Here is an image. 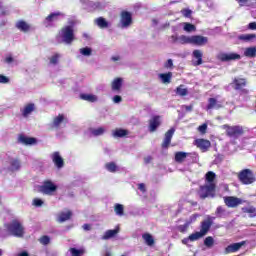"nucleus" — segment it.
I'll return each instance as SVG.
<instances>
[{
  "label": "nucleus",
  "mask_w": 256,
  "mask_h": 256,
  "mask_svg": "<svg viewBox=\"0 0 256 256\" xmlns=\"http://www.w3.org/2000/svg\"><path fill=\"white\" fill-rule=\"evenodd\" d=\"M245 57H256V47H248L244 51Z\"/></svg>",
  "instance_id": "obj_44"
},
{
  "label": "nucleus",
  "mask_w": 256,
  "mask_h": 256,
  "mask_svg": "<svg viewBox=\"0 0 256 256\" xmlns=\"http://www.w3.org/2000/svg\"><path fill=\"white\" fill-rule=\"evenodd\" d=\"M243 245H245V241L233 243V244L228 245L226 247L225 251H226V253H237V251H239V249H241V247H243Z\"/></svg>",
  "instance_id": "obj_19"
},
{
  "label": "nucleus",
  "mask_w": 256,
  "mask_h": 256,
  "mask_svg": "<svg viewBox=\"0 0 256 256\" xmlns=\"http://www.w3.org/2000/svg\"><path fill=\"white\" fill-rule=\"evenodd\" d=\"M9 81H10L9 77L0 74V83H2L3 85H7V83H9Z\"/></svg>",
  "instance_id": "obj_57"
},
{
  "label": "nucleus",
  "mask_w": 256,
  "mask_h": 256,
  "mask_svg": "<svg viewBox=\"0 0 256 256\" xmlns=\"http://www.w3.org/2000/svg\"><path fill=\"white\" fill-rule=\"evenodd\" d=\"M224 203L225 205H227V207L235 208L238 205H241V203H243V200H241V198L228 196L224 197Z\"/></svg>",
  "instance_id": "obj_13"
},
{
  "label": "nucleus",
  "mask_w": 256,
  "mask_h": 256,
  "mask_svg": "<svg viewBox=\"0 0 256 256\" xmlns=\"http://www.w3.org/2000/svg\"><path fill=\"white\" fill-rule=\"evenodd\" d=\"M191 224V222H186L185 224L183 225H180L178 227L180 233H185L187 231V229H189V225Z\"/></svg>",
  "instance_id": "obj_54"
},
{
  "label": "nucleus",
  "mask_w": 256,
  "mask_h": 256,
  "mask_svg": "<svg viewBox=\"0 0 256 256\" xmlns=\"http://www.w3.org/2000/svg\"><path fill=\"white\" fill-rule=\"evenodd\" d=\"M243 213H249L250 217H256V208L253 206L242 208Z\"/></svg>",
  "instance_id": "obj_45"
},
{
  "label": "nucleus",
  "mask_w": 256,
  "mask_h": 256,
  "mask_svg": "<svg viewBox=\"0 0 256 256\" xmlns=\"http://www.w3.org/2000/svg\"><path fill=\"white\" fill-rule=\"evenodd\" d=\"M105 167L110 173L117 172V164H115V162H109L105 165Z\"/></svg>",
  "instance_id": "obj_46"
},
{
  "label": "nucleus",
  "mask_w": 256,
  "mask_h": 256,
  "mask_svg": "<svg viewBox=\"0 0 256 256\" xmlns=\"http://www.w3.org/2000/svg\"><path fill=\"white\" fill-rule=\"evenodd\" d=\"M215 183L206 184L200 187L198 195L200 199H207V197H214Z\"/></svg>",
  "instance_id": "obj_5"
},
{
  "label": "nucleus",
  "mask_w": 256,
  "mask_h": 256,
  "mask_svg": "<svg viewBox=\"0 0 256 256\" xmlns=\"http://www.w3.org/2000/svg\"><path fill=\"white\" fill-rule=\"evenodd\" d=\"M248 29H251L252 31H256V22L249 23Z\"/></svg>",
  "instance_id": "obj_64"
},
{
  "label": "nucleus",
  "mask_w": 256,
  "mask_h": 256,
  "mask_svg": "<svg viewBox=\"0 0 256 256\" xmlns=\"http://www.w3.org/2000/svg\"><path fill=\"white\" fill-rule=\"evenodd\" d=\"M215 173L213 171H209L206 174V181L208 182V185H210V183H213V181H215Z\"/></svg>",
  "instance_id": "obj_48"
},
{
  "label": "nucleus",
  "mask_w": 256,
  "mask_h": 256,
  "mask_svg": "<svg viewBox=\"0 0 256 256\" xmlns=\"http://www.w3.org/2000/svg\"><path fill=\"white\" fill-rule=\"evenodd\" d=\"M4 63H6L7 65H15V63H17V60H15L13 56L7 55L4 59Z\"/></svg>",
  "instance_id": "obj_50"
},
{
  "label": "nucleus",
  "mask_w": 256,
  "mask_h": 256,
  "mask_svg": "<svg viewBox=\"0 0 256 256\" xmlns=\"http://www.w3.org/2000/svg\"><path fill=\"white\" fill-rule=\"evenodd\" d=\"M65 17V15L63 14V12H52L50 13L43 21V25L45 27H53V23H55V21H59V19Z\"/></svg>",
  "instance_id": "obj_8"
},
{
  "label": "nucleus",
  "mask_w": 256,
  "mask_h": 256,
  "mask_svg": "<svg viewBox=\"0 0 256 256\" xmlns=\"http://www.w3.org/2000/svg\"><path fill=\"white\" fill-rule=\"evenodd\" d=\"M81 99L84 101H89V103H97V101H99L97 95L94 94H82Z\"/></svg>",
  "instance_id": "obj_30"
},
{
  "label": "nucleus",
  "mask_w": 256,
  "mask_h": 256,
  "mask_svg": "<svg viewBox=\"0 0 256 256\" xmlns=\"http://www.w3.org/2000/svg\"><path fill=\"white\" fill-rule=\"evenodd\" d=\"M195 145L202 151H207V149H209V147H211V142L209 140H205V139H197L195 141Z\"/></svg>",
  "instance_id": "obj_21"
},
{
  "label": "nucleus",
  "mask_w": 256,
  "mask_h": 256,
  "mask_svg": "<svg viewBox=\"0 0 256 256\" xmlns=\"http://www.w3.org/2000/svg\"><path fill=\"white\" fill-rule=\"evenodd\" d=\"M161 125V116H153L149 121L150 133H155L158 127Z\"/></svg>",
  "instance_id": "obj_14"
},
{
  "label": "nucleus",
  "mask_w": 256,
  "mask_h": 256,
  "mask_svg": "<svg viewBox=\"0 0 256 256\" xmlns=\"http://www.w3.org/2000/svg\"><path fill=\"white\" fill-rule=\"evenodd\" d=\"M176 95H179V97H186V95H189V90L185 88V85H180L175 90Z\"/></svg>",
  "instance_id": "obj_34"
},
{
  "label": "nucleus",
  "mask_w": 256,
  "mask_h": 256,
  "mask_svg": "<svg viewBox=\"0 0 256 256\" xmlns=\"http://www.w3.org/2000/svg\"><path fill=\"white\" fill-rule=\"evenodd\" d=\"M222 129L226 130V134L228 137H232V139H237L243 135V127L242 126H229L227 124L222 126Z\"/></svg>",
  "instance_id": "obj_4"
},
{
  "label": "nucleus",
  "mask_w": 256,
  "mask_h": 256,
  "mask_svg": "<svg viewBox=\"0 0 256 256\" xmlns=\"http://www.w3.org/2000/svg\"><path fill=\"white\" fill-rule=\"evenodd\" d=\"M19 143H22V145H37V139L33 137H27V136H19L18 138Z\"/></svg>",
  "instance_id": "obj_20"
},
{
  "label": "nucleus",
  "mask_w": 256,
  "mask_h": 256,
  "mask_svg": "<svg viewBox=\"0 0 256 256\" xmlns=\"http://www.w3.org/2000/svg\"><path fill=\"white\" fill-rule=\"evenodd\" d=\"M220 61H237L241 59V55L237 53H223L219 56Z\"/></svg>",
  "instance_id": "obj_17"
},
{
  "label": "nucleus",
  "mask_w": 256,
  "mask_h": 256,
  "mask_svg": "<svg viewBox=\"0 0 256 256\" xmlns=\"http://www.w3.org/2000/svg\"><path fill=\"white\" fill-rule=\"evenodd\" d=\"M174 133H175V130L173 128H171L166 132L164 141L162 143L163 149H167V147H169V145L171 144V139H173Z\"/></svg>",
  "instance_id": "obj_18"
},
{
  "label": "nucleus",
  "mask_w": 256,
  "mask_h": 256,
  "mask_svg": "<svg viewBox=\"0 0 256 256\" xmlns=\"http://www.w3.org/2000/svg\"><path fill=\"white\" fill-rule=\"evenodd\" d=\"M181 13H182V15L184 16V17H191V14L193 13L191 10H189V9H183L182 11H181Z\"/></svg>",
  "instance_id": "obj_59"
},
{
  "label": "nucleus",
  "mask_w": 256,
  "mask_h": 256,
  "mask_svg": "<svg viewBox=\"0 0 256 256\" xmlns=\"http://www.w3.org/2000/svg\"><path fill=\"white\" fill-rule=\"evenodd\" d=\"M59 43H65V45H71L73 41H75V32L73 30V26H65L63 27L58 35L56 36Z\"/></svg>",
  "instance_id": "obj_2"
},
{
  "label": "nucleus",
  "mask_w": 256,
  "mask_h": 256,
  "mask_svg": "<svg viewBox=\"0 0 256 256\" xmlns=\"http://www.w3.org/2000/svg\"><path fill=\"white\" fill-rule=\"evenodd\" d=\"M221 107H223V105H221V103H219L217 101V99L209 98L208 105H207V109L208 110H211V109H221Z\"/></svg>",
  "instance_id": "obj_25"
},
{
  "label": "nucleus",
  "mask_w": 256,
  "mask_h": 256,
  "mask_svg": "<svg viewBox=\"0 0 256 256\" xmlns=\"http://www.w3.org/2000/svg\"><path fill=\"white\" fill-rule=\"evenodd\" d=\"M33 111H35L34 103L26 104L20 109L21 115L24 117V119H27V117H29Z\"/></svg>",
  "instance_id": "obj_15"
},
{
  "label": "nucleus",
  "mask_w": 256,
  "mask_h": 256,
  "mask_svg": "<svg viewBox=\"0 0 256 256\" xmlns=\"http://www.w3.org/2000/svg\"><path fill=\"white\" fill-rule=\"evenodd\" d=\"M178 43H180V45H192L193 36L181 35L178 38Z\"/></svg>",
  "instance_id": "obj_26"
},
{
  "label": "nucleus",
  "mask_w": 256,
  "mask_h": 256,
  "mask_svg": "<svg viewBox=\"0 0 256 256\" xmlns=\"http://www.w3.org/2000/svg\"><path fill=\"white\" fill-rule=\"evenodd\" d=\"M50 241H51V238H49V236H42L40 238V243L42 245H49Z\"/></svg>",
  "instance_id": "obj_55"
},
{
  "label": "nucleus",
  "mask_w": 256,
  "mask_h": 256,
  "mask_svg": "<svg viewBox=\"0 0 256 256\" xmlns=\"http://www.w3.org/2000/svg\"><path fill=\"white\" fill-rule=\"evenodd\" d=\"M238 179L243 185H253L256 181L255 173L251 169H243L238 173Z\"/></svg>",
  "instance_id": "obj_3"
},
{
  "label": "nucleus",
  "mask_w": 256,
  "mask_h": 256,
  "mask_svg": "<svg viewBox=\"0 0 256 256\" xmlns=\"http://www.w3.org/2000/svg\"><path fill=\"white\" fill-rule=\"evenodd\" d=\"M50 159L52 160L56 168L63 169V167H65V160H63L61 153L53 152L52 154H50Z\"/></svg>",
  "instance_id": "obj_10"
},
{
  "label": "nucleus",
  "mask_w": 256,
  "mask_h": 256,
  "mask_svg": "<svg viewBox=\"0 0 256 256\" xmlns=\"http://www.w3.org/2000/svg\"><path fill=\"white\" fill-rule=\"evenodd\" d=\"M142 239L148 245V247L155 245V240L153 239V236L149 233H144L142 235Z\"/></svg>",
  "instance_id": "obj_33"
},
{
  "label": "nucleus",
  "mask_w": 256,
  "mask_h": 256,
  "mask_svg": "<svg viewBox=\"0 0 256 256\" xmlns=\"http://www.w3.org/2000/svg\"><path fill=\"white\" fill-rule=\"evenodd\" d=\"M105 134V128L104 127H98L91 129V135L94 137H100L101 135Z\"/></svg>",
  "instance_id": "obj_41"
},
{
  "label": "nucleus",
  "mask_w": 256,
  "mask_h": 256,
  "mask_svg": "<svg viewBox=\"0 0 256 256\" xmlns=\"http://www.w3.org/2000/svg\"><path fill=\"white\" fill-rule=\"evenodd\" d=\"M123 87V78H115L112 81V91H120Z\"/></svg>",
  "instance_id": "obj_29"
},
{
  "label": "nucleus",
  "mask_w": 256,
  "mask_h": 256,
  "mask_svg": "<svg viewBox=\"0 0 256 256\" xmlns=\"http://www.w3.org/2000/svg\"><path fill=\"white\" fill-rule=\"evenodd\" d=\"M198 131L200 133H206L207 131V124H202L201 126L198 127Z\"/></svg>",
  "instance_id": "obj_61"
},
{
  "label": "nucleus",
  "mask_w": 256,
  "mask_h": 256,
  "mask_svg": "<svg viewBox=\"0 0 256 256\" xmlns=\"http://www.w3.org/2000/svg\"><path fill=\"white\" fill-rule=\"evenodd\" d=\"M138 189H139V191H141V193H146V191H147V188L144 183L138 184Z\"/></svg>",
  "instance_id": "obj_60"
},
{
  "label": "nucleus",
  "mask_w": 256,
  "mask_h": 256,
  "mask_svg": "<svg viewBox=\"0 0 256 256\" xmlns=\"http://www.w3.org/2000/svg\"><path fill=\"white\" fill-rule=\"evenodd\" d=\"M112 101H113V103H115V104H119V103H121V101H123V98H122L121 96H119V95H115V96L112 98Z\"/></svg>",
  "instance_id": "obj_58"
},
{
  "label": "nucleus",
  "mask_w": 256,
  "mask_h": 256,
  "mask_svg": "<svg viewBox=\"0 0 256 256\" xmlns=\"http://www.w3.org/2000/svg\"><path fill=\"white\" fill-rule=\"evenodd\" d=\"M239 3L240 7H253L255 5L256 0H236Z\"/></svg>",
  "instance_id": "obj_39"
},
{
  "label": "nucleus",
  "mask_w": 256,
  "mask_h": 256,
  "mask_svg": "<svg viewBox=\"0 0 256 256\" xmlns=\"http://www.w3.org/2000/svg\"><path fill=\"white\" fill-rule=\"evenodd\" d=\"M70 253L72 256H81V255H83V253H85V250L77 249V248H70Z\"/></svg>",
  "instance_id": "obj_47"
},
{
  "label": "nucleus",
  "mask_w": 256,
  "mask_h": 256,
  "mask_svg": "<svg viewBox=\"0 0 256 256\" xmlns=\"http://www.w3.org/2000/svg\"><path fill=\"white\" fill-rule=\"evenodd\" d=\"M188 155H189V153H187V152H176L175 153L176 163H183V161H185V159H187Z\"/></svg>",
  "instance_id": "obj_36"
},
{
  "label": "nucleus",
  "mask_w": 256,
  "mask_h": 256,
  "mask_svg": "<svg viewBox=\"0 0 256 256\" xmlns=\"http://www.w3.org/2000/svg\"><path fill=\"white\" fill-rule=\"evenodd\" d=\"M128 131L125 129H116L112 132V137H114L115 139L117 138H121V137H126V135H128Z\"/></svg>",
  "instance_id": "obj_35"
},
{
  "label": "nucleus",
  "mask_w": 256,
  "mask_h": 256,
  "mask_svg": "<svg viewBox=\"0 0 256 256\" xmlns=\"http://www.w3.org/2000/svg\"><path fill=\"white\" fill-rule=\"evenodd\" d=\"M114 211L116 215H118L119 217H123L125 208L123 207V204H115Z\"/></svg>",
  "instance_id": "obj_43"
},
{
  "label": "nucleus",
  "mask_w": 256,
  "mask_h": 256,
  "mask_svg": "<svg viewBox=\"0 0 256 256\" xmlns=\"http://www.w3.org/2000/svg\"><path fill=\"white\" fill-rule=\"evenodd\" d=\"M158 78L161 80V82L164 85H169V83H171V79H173V73L172 72L161 73L158 75Z\"/></svg>",
  "instance_id": "obj_23"
},
{
  "label": "nucleus",
  "mask_w": 256,
  "mask_h": 256,
  "mask_svg": "<svg viewBox=\"0 0 256 256\" xmlns=\"http://www.w3.org/2000/svg\"><path fill=\"white\" fill-rule=\"evenodd\" d=\"M233 85L236 91H241V89H243V87L247 85V80H245L244 78H235L233 80Z\"/></svg>",
  "instance_id": "obj_24"
},
{
  "label": "nucleus",
  "mask_w": 256,
  "mask_h": 256,
  "mask_svg": "<svg viewBox=\"0 0 256 256\" xmlns=\"http://www.w3.org/2000/svg\"><path fill=\"white\" fill-rule=\"evenodd\" d=\"M106 5H107V4H105V2H95V3L93 4V7H94V9H99V10H101V9H103L104 7H106Z\"/></svg>",
  "instance_id": "obj_56"
},
{
  "label": "nucleus",
  "mask_w": 256,
  "mask_h": 256,
  "mask_svg": "<svg viewBox=\"0 0 256 256\" xmlns=\"http://www.w3.org/2000/svg\"><path fill=\"white\" fill-rule=\"evenodd\" d=\"M221 161H223V156H222V155H218V156H216V158L214 159L215 165H219V163H221Z\"/></svg>",
  "instance_id": "obj_62"
},
{
  "label": "nucleus",
  "mask_w": 256,
  "mask_h": 256,
  "mask_svg": "<svg viewBox=\"0 0 256 256\" xmlns=\"http://www.w3.org/2000/svg\"><path fill=\"white\" fill-rule=\"evenodd\" d=\"M59 59H61V54H54L49 58V65L55 67V65H59Z\"/></svg>",
  "instance_id": "obj_40"
},
{
  "label": "nucleus",
  "mask_w": 256,
  "mask_h": 256,
  "mask_svg": "<svg viewBox=\"0 0 256 256\" xmlns=\"http://www.w3.org/2000/svg\"><path fill=\"white\" fill-rule=\"evenodd\" d=\"M117 233H119V228H116L114 230H107L105 232V234L103 235L102 239H104V241H107V239H111V238L115 237V235H117Z\"/></svg>",
  "instance_id": "obj_37"
},
{
  "label": "nucleus",
  "mask_w": 256,
  "mask_h": 256,
  "mask_svg": "<svg viewBox=\"0 0 256 256\" xmlns=\"http://www.w3.org/2000/svg\"><path fill=\"white\" fill-rule=\"evenodd\" d=\"M1 237H18L21 238L25 235V227L17 220L5 224L4 229L0 232Z\"/></svg>",
  "instance_id": "obj_1"
},
{
  "label": "nucleus",
  "mask_w": 256,
  "mask_h": 256,
  "mask_svg": "<svg viewBox=\"0 0 256 256\" xmlns=\"http://www.w3.org/2000/svg\"><path fill=\"white\" fill-rule=\"evenodd\" d=\"M79 53L83 55V57H91V55H93V49L89 47L80 48Z\"/></svg>",
  "instance_id": "obj_42"
},
{
  "label": "nucleus",
  "mask_w": 256,
  "mask_h": 256,
  "mask_svg": "<svg viewBox=\"0 0 256 256\" xmlns=\"http://www.w3.org/2000/svg\"><path fill=\"white\" fill-rule=\"evenodd\" d=\"M214 243H215V240L211 236L206 237L204 240V245L208 248H211L214 245Z\"/></svg>",
  "instance_id": "obj_49"
},
{
  "label": "nucleus",
  "mask_w": 256,
  "mask_h": 256,
  "mask_svg": "<svg viewBox=\"0 0 256 256\" xmlns=\"http://www.w3.org/2000/svg\"><path fill=\"white\" fill-rule=\"evenodd\" d=\"M195 29V25L191 23H184V31H186V33H192V31H195Z\"/></svg>",
  "instance_id": "obj_52"
},
{
  "label": "nucleus",
  "mask_w": 256,
  "mask_h": 256,
  "mask_svg": "<svg viewBox=\"0 0 256 256\" xmlns=\"http://www.w3.org/2000/svg\"><path fill=\"white\" fill-rule=\"evenodd\" d=\"M133 24V14L131 12L122 11L120 14V27L128 29Z\"/></svg>",
  "instance_id": "obj_7"
},
{
  "label": "nucleus",
  "mask_w": 256,
  "mask_h": 256,
  "mask_svg": "<svg viewBox=\"0 0 256 256\" xmlns=\"http://www.w3.org/2000/svg\"><path fill=\"white\" fill-rule=\"evenodd\" d=\"M43 200L39 199V198H34L32 205H34V207H43Z\"/></svg>",
  "instance_id": "obj_53"
},
{
  "label": "nucleus",
  "mask_w": 256,
  "mask_h": 256,
  "mask_svg": "<svg viewBox=\"0 0 256 256\" xmlns=\"http://www.w3.org/2000/svg\"><path fill=\"white\" fill-rule=\"evenodd\" d=\"M9 169L10 171H19V169H21V161L18 159H11Z\"/></svg>",
  "instance_id": "obj_31"
},
{
  "label": "nucleus",
  "mask_w": 256,
  "mask_h": 256,
  "mask_svg": "<svg viewBox=\"0 0 256 256\" xmlns=\"http://www.w3.org/2000/svg\"><path fill=\"white\" fill-rule=\"evenodd\" d=\"M202 237L204 236L200 232H195L189 236V239L190 241H199Z\"/></svg>",
  "instance_id": "obj_51"
},
{
  "label": "nucleus",
  "mask_w": 256,
  "mask_h": 256,
  "mask_svg": "<svg viewBox=\"0 0 256 256\" xmlns=\"http://www.w3.org/2000/svg\"><path fill=\"white\" fill-rule=\"evenodd\" d=\"M57 191V185L51 180H46L40 186V193L43 195H53Z\"/></svg>",
  "instance_id": "obj_6"
},
{
  "label": "nucleus",
  "mask_w": 256,
  "mask_h": 256,
  "mask_svg": "<svg viewBox=\"0 0 256 256\" xmlns=\"http://www.w3.org/2000/svg\"><path fill=\"white\" fill-rule=\"evenodd\" d=\"M69 123V119L64 114H59L53 118L52 127L53 129H62Z\"/></svg>",
  "instance_id": "obj_9"
},
{
  "label": "nucleus",
  "mask_w": 256,
  "mask_h": 256,
  "mask_svg": "<svg viewBox=\"0 0 256 256\" xmlns=\"http://www.w3.org/2000/svg\"><path fill=\"white\" fill-rule=\"evenodd\" d=\"M209 43V38L202 35H192V45L196 47H203Z\"/></svg>",
  "instance_id": "obj_12"
},
{
  "label": "nucleus",
  "mask_w": 256,
  "mask_h": 256,
  "mask_svg": "<svg viewBox=\"0 0 256 256\" xmlns=\"http://www.w3.org/2000/svg\"><path fill=\"white\" fill-rule=\"evenodd\" d=\"M215 215L217 219H227V217L231 215V212H229V210L223 206H218L216 208Z\"/></svg>",
  "instance_id": "obj_16"
},
{
  "label": "nucleus",
  "mask_w": 256,
  "mask_h": 256,
  "mask_svg": "<svg viewBox=\"0 0 256 256\" xmlns=\"http://www.w3.org/2000/svg\"><path fill=\"white\" fill-rule=\"evenodd\" d=\"M16 27L19 29V31H22L23 33H27L29 29H31V26L28 25L27 22L20 20L16 23Z\"/></svg>",
  "instance_id": "obj_28"
},
{
  "label": "nucleus",
  "mask_w": 256,
  "mask_h": 256,
  "mask_svg": "<svg viewBox=\"0 0 256 256\" xmlns=\"http://www.w3.org/2000/svg\"><path fill=\"white\" fill-rule=\"evenodd\" d=\"M170 41H171V43H179V36H177V35H172V36L170 37Z\"/></svg>",
  "instance_id": "obj_63"
},
{
  "label": "nucleus",
  "mask_w": 256,
  "mask_h": 256,
  "mask_svg": "<svg viewBox=\"0 0 256 256\" xmlns=\"http://www.w3.org/2000/svg\"><path fill=\"white\" fill-rule=\"evenodd\" d=\"M216 219V217L213 216H207L206 220H204L201 223V229L200 233L205 237L207 233H209V229H211V226L213 225V220Z\"/></svg>",
  "instance_id": "obj_11"
},
{
  "label": "nucleus",
  "mask_w": 256,
  "mask_h": 256,
  "mask_svg": "<svg viewBox=\"0 0 256 256\" xmlns=\"http://www.w3.org/2000/svg\"><path fill=\"white\" fill-rule=\"evenodd\" d=\"M193 57L197 59L195 65H201L203 63V52L201 50H194Z\"/></svg>",
  "instance_id": "obj_38"
},
{
  "label": "nucleus",
  "mask_w": 256,
  "mask_h": 256,
  "mask_svg": "<svg viewBox=\"0 0 256 256\" xmlns=\"http://www.w3.org/2000/svg\"><path fill=\"white\" fill-rule=\"evenodd\" d=\"M238 39L240 41H244V43H251V41H253V39H256V35L255 34H242V35L238 36Z\"/></svg>",
  "instance_id": "obj_32"
},
{
  "label": "nucleus",
  "mask_w": 256,
  "mask_h": 256,
  "mask_svg": "<svg viewBox=\"0 0 256 256\" xmlns=\"http://www.w3.org/2000/svg\"><path fill=\"white\" fill-rule=\"evenodd\" d=\"M96 25H98V27L100 29H107L108 27L111 26V24L103 17H99L95 20Z\"/></svg>",
  "instance_id": "obj_27"
},
{
  "label": "nucleus",
  "mask_w": 256,
  "mask_h": 256,
  "mask_svg": "<svg viewBox=\"0 0 256 256\" xmlns=\"http://www.w3.org/2000/svg\"><path fill=\"white\" fill-rule=\"evenodd\" d=\"M73 213L71 211L60 212L57 217L58 223H65V221H69L71 219Z\"/></svg>",
  "instance_id": "obj_22"
}]
</instances>
